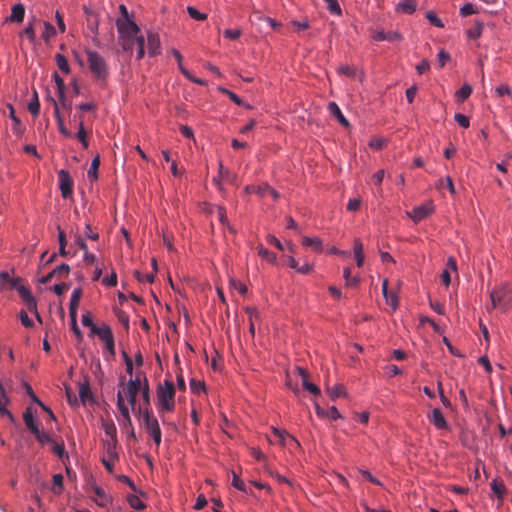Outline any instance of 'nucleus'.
Wrapping results in <instances>:
<instances>
[{
	"mask_svg": "<svg viewBox=\"0 0 512 512\" xmlns=\"http://www.w3.org/2000/svg\"><path fill=\"white\" fill-rule=\"evenodd\" d=\"M116 27L119 34L118 41L123 51H132L134 41L139 37L138 25L132 19H117Z\"/></svg>",
	"mask_w": 512,
	"mask_h": 512,
	"instance_id": "nucleus-1",
	"label": "nucleus"
},
{
	"mask_svg": "<svg viewBox=\"0 0 512 512\" xmlns=\"http://www.w3.org/2000/svg\"><path fill=\"white\" fill-rule=\"evenodd\" d=\"M175 386L173 382L165 380L157 388V402L160 411L172 412L175 408Z\"/></svg>",
	"mask_w": 512,
	"mask_h": 512,
	"instance_id": "nucleus-2",
	"label": "nucleus"
},
{
	"mask_svg": "<svg viewBox=\"0 0 512 512\" xmlns=\"http://www.w3.org/2000/svg\"><path fill=\"white\" fill-rule=\"evenodd\" d=\"M491 308H500L506 311L512 304V287L501 284L490 292Z\"/></svg>",
	"mask_w": 512,
	"mask_h": 512,
	"instance_id": "nucleus-3",
	"label": "nucleus"
},
{
	"mask_svg": "<svg viewBox=\"0 0 512 512\" xmlns=\"http://www.w3.org/2000/svg\"><path fill=\"white\" fill-rule=\"evenodd\" d=\"M89 69L94 78L104 82L108 77V67L104 58L95 51L86 50Z\"/></svg>",
	"mask_w": 512,
	"mask_h": 512,
	"instance_id": "nucleus-4",
	"label": "nucleus"
},
{
	"mask_svg": "<svg viewBox=\"0 0 512 512\" xmlns=\"http://www.w3.org/2000/svg\"><path fill=\"white\" fill-rule=\"evenodd\" d=\"M121 386L123 387V392L126 395L132 410L136 413V397L141 389V379L139 377L130 379L125 386L124 383L121 382Z\"/></svg>",
	"mask_w": 512,
	"mask_h": 512,
	"instance_id": "nucleus-5",
	"label": "nucleus"
},
{
	"mask_svg": "<svg viewBox=\"0 0 512 512\" xmlns=\"http://www.w3.org/2000/svg\"><path fill=\"white\" fill-rule=\"evenodd\" d=\"M84 13L86 15L87 27L90 32L93 34V42L97 46L100 45V41L98 39L99 35V15L88 7H83Z\"/></svg>",
	"mask_w": 512,
	"mask_h": 512,
	"instance_id": "nucleus-6",
	"label": "nucleus"
},
{
	"mask_svg": "<svg viewBox=\"0 0 512 512\" xmlns=\"http://www.w3.org/2000/svg\"><path fill=\"white\" fill-rule=\"evenodd\" d=\"M59 189L63 198H69L73 193V180L67 170L58 172Z\"/></svg>",
	"mask_w": 512,
	"mask_h": 512,
	"instance_id": "nucleus-7",
	"label": "nucleus"
},
{
	"mask_svg": "<svg viewBox=\"0 0 512 512\" xmlns=\"http://www.w3.org/2000/svg\"><path fill=\"white\" fill-rule=\"evenodd\" d=\"M103 443L106 449V456L102 457L101 462L109 473H113V462L118 459L116 444L115 441H103Z\"/></svg>",
	"mask_w": 512,
	"mask_h": 512,
	"instance_id": "nucleus-8",
	"label": "nucleus"
},
{
	"mask_svg": "<svg viewBox=\"0 0 512 512\" xmlns=\"http://www.w3.org/2000/svg\"><path fill=\"white\" fill-rule=\"evenodd\" d=\"M434 211V206L431 202L414 207L412 211H407L406 214L414 222H419L427 218Z\"/></svg>",
	"mask_w": 512,
	"mask_h": 512,
	"instance_id": "nucleus-9",
	"label": "nucleus"
},
{
	"mask_svg": "<svg viewBox=\"0 0 512 512\" xmlns=\"http://www.w3.org/2000/svg\"><path fill=\"white\" fill-rule=\"evenodd\" d=\"M135 415L143 421L147 431L156 428L159 425V422L153 415L152 410H147V408L137 409Z\"/></svg>",
	"mask_w": 512,
	"mask_h": 512,
	"instance_id": "nucleus-10",
	"label": "nucleus"
},
{
	"mask_svg": "<svg viewBox=\"0 0 512 512\" xmlns=\"http://www.w3.org/2000/svg\"><path fill=\"white\" fill-rule=\"evenodd\" d=\"M70 272V266L68 264L62 263L55 267L51 272L47 275L41 277L39 282L42 284H46L51 281L52 278H63L66 277Z\"/></svg>",
	"mask_w": 512,
	"mask_h": 512,
	"instance_id": "nucleus-11",
	"label": "nucleus"
},
{
	"mask_svg": "<svg viewBox=\"0 0 512 512\" xmlns=\"http://www.w3.org/2000/svg\"><path fill=\"white\" fill-rule=\"evenodd\" d=\"M19 296L25 302L29 311L37 314V301L34 296H32L30 290L26 286H21L18 288Z\"/></svg>",
	"mask_w": 512,
	"mask_h": 512,
	"instance_id": "nucleus-12",
	"label": "nucleus"
},
{
	"mask_svg": "<svg viewBox=\"0 0 512 512\" xmlns=\"http://www.w3.org/2000/svg\"><path fill=\"white\" fill-rule=\"evenodd\" d=\"M160 45L159 35L149 31L147 33V49L149 56L154 57L160 54Z\"/></svg>",
	"mask_w": 512,
	"mask_h": 512,
	"instance_id": "nucleus-13",
	"label": "nucleus"
},
{
	"mask_svg": "<svg viewBox=\"0 0 512 512\" xmlns=\"http://www.w3.org/2000/svg\"><path fill=\"white\" fill-rule=\"evenodd\" d=\"M372 38L375 41H390V42H399L403 39L402 35L398 31H389L385 32L383 30L376 31Z\"/></svg>",
	"mask_w": 512,
	"mask_h": 512,
	"instance_id": "nucleus-14",
	"label": "nucleus"
},
{
	"mask_svg": "<svg viewBox=\"0 0 512 512\" xmlns=\"http://www.w3.org/2000/svg\"><path fill=\"white\" fill-rule=\"evenodd\" d=\"M93 335H97L104 343L114 339L113 332L107 324L101 327L93 326Z\"/></svg>",
	"mask_w": 512,
	"mask_h": 512,
	"instance_id": "nucleus-15",
	"label": "nucleus"
},
{
	"mask_svg": "<svg viewBox=\"0 0 512 512\" xmlns=\"http://www.w3.org/2000/svg\"><path fill=\"white\" fill-rule=\"evenodd\" d=\"M429 419L438 429H446L448 427L447 421L439 408L432 410L431 415H429Z\"/></svg>",
	"mask_w": 512,
	"mask_h": 512,
	"instance_id": "nucleus-16",
	"label": "nucleus"
},
{
	"mask_svg": "<svg viewBox=\"0 0 512 512\" xmlns=\"http://www.w3.org/2000/svg\"><path fill=\"white\" fill-rule=\"evenodd\" d=\"M117 407H118L123 419L128 420V425L132 426L129 408L124 402V398H123L121 391H118V393H117Z\"/></svg>",
	"mask_w": 512,
	"mask_h": 512,
	"instance_id": "nucleus-17",
	"label": "nucleus"
},
{
	"mask_svg": "<svg viewBox=\"0 0 512 512\" xmlns=\"http://www.w3.org/2000/svg\"><path fill=\"white\" fill-rule=\"evenodd\" d=\"M140 392L142 394L143 402H142V404H140L138 406L137 409L147 408V410H151V408H150V389H149V384H148L147 378H144V383H143V385L141 384Z\"/></svg>",
	"mask_w": 512,
	"mask_h": 512,
	"instance_id": "nucleus-18",
	"label": "nucleus"
},
{
	"mask_svg": "<svg viewBox=\"0 0 512 512\" xmlns=\"http://www.w3.org/2000/svg\"><path fill=\"white\" fill-rule=\"evenodd\" d=\"M79 397L83 404H85L87 401L93 400V395L90 390L89 381L86 378L84 382L80 383L79 385Z\"/></svg>",
	"mask_w": 512,
	"mask_h": 512,
	"instance_id": "nucleus-19",
	"label": "nucleus"
},
{
	"mask_svg": "<svg viewBox=\"0 0 512 512\" xmlns=\"http://www.w3.org/2000/svg\"><path fill=\"white\" fill-rule=\"evenodd\" d=\"M396 12H401L405 14H413L416 10V1L415 0H401L395 8Z\"/></svg>",
	"mask_w": 512,
	"mask_h": 512,
	"instance_id": "nucleus-20",
	"label": "nucleus"
},
{
	"mask_svg": "<svg viewBox=\"0 0 512 512\" xmlns=\"http://www.w3.org/2000/svg\"><path fill=\"white\" fill-rule=\"evenodd\" d=\"M24 15H25V8L21 3H18L12 7L11 15L7 20L11 21V22L21 23V22H23Z\"/></svg>",
	"mask_w": 512,
	"mask_h": 512,
	"instance_id": "nucleus-21",
	"label": "nucleus"
},
{
	"mask_svg": "<svg viewBox=\"0 0 512 512\" xmlns=\"http://www.w3.org/2000/svg\"><path fill=\"white\" fill-rule=\"evenodd\" d=\"M23 420L25 422L26 427L30 430V432H38V426L35 423L32 407H27L23 413Z\"/></svg>",
	"mask_w": 512,
	"mask_h": 512,
	"instance_id": "nucleus-22",
	"label": "nucleus"
},
{
	"mask_svg": "<svg viewBox=\"0 0 512 512\" xmlns=\"http://www.w3.org/2000/svg\"><path fill=\"white\" fill-rule=\"evenodd\" d=\"M328 110L331 115H333L334 117H336L338 119V121L340 122V124L342 126L349 127L348 120L343 116L339 106L335 102H330L328 104Z\"/></svg>",
	"mask_w": 512,
	"mask_h": 512,
	"instance_id": "nucleus-23",
	"label": "nucleus"
},
{
	"mask_svg": "<svg viewBox=\"0 0 512 512\" xmlns=\"http://www.w3.org/2000/svg\"><path fill=\"white\" fill-rule=\"evenodd\" d=\"M302 245L305 247H311L316 252L323 251L322 240L318 237H303Z\"/></svg>",
	"mask_w": 512,
	"mask_h": 512,
	"instance_id": "nucleus-24",
	"label": "nucleus"
},
{
	"mask_svg": "<svg viewBox=\"0 0 512 512\" xmlns=\"http://www.w3.org/2000/svg\"><path fill=\"white\" fill-rule=\"evenodd\" d=\"M82 296V289L76 288L72 292L69 304V314H77V309Z\"/></svg>",
	"mask_w": 512,
	"mask_h": 512,
	"instance_id": "nucleus-25",
	"label": "nucleus"
},
{
	"mask_svg": "<svg viewBox=\"0 0 512 512\" xmlns=\"http://www.w3.org/2000/svg\"><path fill=\"white\" fill-rule=\"evenodd\" d=\"M53 78L55 81V84L57 86V92L59 96V100L62 104V106L66 105V99H65V83L64 80L59 76L57 72L53 74Z\"/></svg>",
	"mask_w": 512,
	"mask_h": 512,
	"instance_id": "nucleus-26",
	"label": "nucleus"
},
{
	"mask_svg": "<svg viewBox=\"0 0 512 512\" xmlns=\"http://www.w3.org/2000/svg\"><path fill=\"white\" fill-rule=\"evenodd\" d=\"M491 489L499 500H502L504 498V495L506 494V488L501 479H493L491 482Z\"/></svg>",
	"mask_w": 512,
	"mask_h": 512,
	"instance_id": "nucleus-27",
	"label": "nucleus"
},
{
	"mask_svg": "<svg viewBox=\"0 0 512 512\" xmlns=\"http://www.w3.org/2000/svg\"><path fill=\"white\" fill-rule=\"evenodd\" d=\"M338 72L351 78H358L360 81L364 78L363 72H358L354 67L347 65L339 67Z\"/></svg>",
	"mask_w": 512,
	"mask_h": 512,
	"instance_id": "nucleus-28",
	"label": "nucleus"
},
{
	"mask_svg": "<svg viewBox=\"0 0 512 512\" xmlns=\"http://www.w3.org/2000/svg\"><path fill=\"white\" fill-rule=\"evenodd\" d=\"M329 397L331 398V400H336L337 398L339 397H345L347 395L346 393V390L344 388V386L342 384H337L333 387H328L326 389Z\"/></svg>",
	"mask_w": 512,
	"mask_h": 512,
	"instance_id": "nucleus-29",
	"label": "nucleus"
},
{
	"mask_svg": "<svg viewBox=\"0 0 512 512\" xmlns=\"http://www.w3.org/2000/svg\"><path fill=\"white\" fill-rule=\"evenodd\" d=\"M267 189H269V185L268 184H262V185H259V186L247 185L244 188V192L247 193V194L255 193V194H257L260 197H265Z\"/></svg>",
	"mask_w": 512,
	"mask_h": 512,
	"instance_id": "nucleus-30",
	"label": "nucleus"
},
{
	"mask_svg": "<svg viewBox=\"0 0 512 512\" xmlns=\"http://www.w3.org/2000/svg\"><path fill=\"white\" fill-rule=\"evenodd\" d=\"M102 428H103L105 434L111 437V441L110 442H114L115 441V444H116L117 443V440H116L117 429H116L115 424L112 421H104L103 420L102 421Z\"/></svg>",
	"mask_w": 512,
	"mask_h": 512,
	"instance_id": "nucleus-31",
	"label": "nucleus"
},
{
	"mask_svg": "<svg viewBox=\"0 0 512 512\" xmlns=\"http://www.w3.org/2000/svg\"><path fill=\"white\" fill-rule=\"evenodd\" d=\"M99 165H100V157H99V155H97L92 159L90 168L87 173V176L90 180L94 181L98 178Z\"/></svg>",
	"mask_w": 512,
	"mask_h": 512,
	"instance_id": "nucleus-32",
	"label": "nucleus"
},
{
	"mask_svg": "<svg viewBox=\"0 0 512 512\" xmlns=\"http://www.w3.org/2000/svg\"><path fill=\"white\" fill-rule=\"evenodd\" d=\"M7 108H8V110H9V117L11 118V120H12V121H13V123H14V126H13V130H14V132H15L16 134H18V135H21V134H22V131H21V129H20V124H21V122H20V119H19V118L16 116V114H15V109H14L13 105H12V104H10V103H8V104H7Z\"/></svg>",
	"mask_w": 512,
	"mask_h": 512,
	"instance_id": "nucleus-33",
	"label": "nucleus"
},
{
	"mask_svg": "<svg viewBox=\"0 0 512 512\" xmlns=\"http://www.w3.org/2000/svg\"><path fill=\"white\" fill-rule=\"evenodd\" d=\"M257 249H258V255L262 259H264V260H266V261H268L270 263H273V264L276 263V259L277 258H276V254L275 253H273V252L269 251L268 249L264 248L263 245H261V244L258 245Z\"/></svg>",
	"mask_w": 512,
	"mask_h": 512,
	"instance_id": "nucleus-34",
	"label": "nucleus"
},
{
	"mask_svg": "<svg viewBox=\"0 0 512 512\" xmlns=\"http://www.w3.org/2000/svg\"><path fill=\"white\" fill-rule=\"evenodd\" d=\"M28 110L35 117H37L40 113V103H39L38 94L36 91L33 92V97L28 104Z\"/></svg>",
	"mask_w": 512,
	"mask_h": 512,
	"instance_id": "nucleus-35",
	"label": "nucleus"
},
{
	"mask_svg": "<svg viewBox=\"0 0 512 512\" xmlns=\"http://www.w3.org/2000/svg\"><path fill=\"white\" fill-rule=\"evenodd\" d=\"M472 93V87L469 84H464L456 93L455 97L457 101H465Z\"/></svg>",
	"mask_w": 512,
	"mask_h": 512,
	"instance_id": "nucleus-36",
	"label": "nucleus"
},
{
	"mask_svg": "<svg viewBox=\"0 0 512 512\" xmlns=\"http://www.w3.org/2000/svg\"><path fill=\"white\" fill-rule=\"evenodd\" d=\"M55 61L58 68L65 74L70 73V66L68 64L67 58L62 54L55 55Z\"/></svg>",
	"mask_w": 512,
	"mask_h": 512,
	"instance_id": "nucleus-37",
	"label": "nucleus"
},
{
	"mask_svg": "<svg viewBox=\"0 0 512 512\" xmlns=\"http://www.w3.org/2000/svg\"><path fill=\"white\" fill-rule=\"evenodd\" d=\"M483 30V23L477 21L473 27L467 30V36L470 39H477L481 36Z\"/></svg>",
	"mask_w": 512,
	"mask_h": 512,
	"instance_id": "nucleus-38",
	"label": "nucleus"
},
{
	"mask_svg": "<svg viewBox=\"0 0 512 512\" xmlns=\"http://www.w3.org/2000/svg\"><path fill=\"white\" fill-rule=\"evenodd\" d=\"M437 187L439 189L446 187L452 195L456 193L452 178L450 176H446L444 179H440L438 181Z\"/></svg>",
	"mask_w": 512,
	"mask_h": 512,
	"instance_id": "nucleus-39",
	"label": "nucleus"
},
{
	"mask_svg": "<svg viewBox=\"0 0 512 512\" xmlns=\"http://www.w3.org/2000/svg\"><path fill=\"white\" fill-rule=\"evenodd\" d=\"M127 501L129 505L136 510H143L145 509L146 505L141 501V499L137 495H129L127 497Z\"/></svg>",
	"mask_w": 512,
	"mask_h": 512,
	"instance_id": "nucleus-40",
	"label": "nucleus"
},
{
	"mask_svg": "<svg viewBox=\"0 0 512 512\" xmlns=\"http://www.w3.org/2000/svg\"><path fill=\"white\" fill-rule=\"evenodd\" d=\"M343 277L347 286L355 287L359 283L358 277H351V269L346 267L343 271Z\"/></svg>",
	"mask_w": 512,
	"mask_h": 512,
	"instance_id": "nucleus-41",
	"label": "nucleus"
},
{
	"mask_svg": "<svg viewBox=\"0 0 512 512\" xmlns=\"http://www.w3.org/2000/svg\"><path fill=\"white\" fill-rule=\"evenodd\" d=\"M53 492L55 494H60L63 490V476L62 474H54L53 475Z\"/></svg>",
	"mask_w": 512,
	"mask_h": 512,
	"instance_id": "nucleus-42",
	"label": "nucleus"
},
{
	"mask_svg": "<svg viewBox=\"0 0 512 512\" xmlns=\"http://www.w3.org/2000/svg\"><path fill=\"white\" fill-rule=\"evenodd\" d=\"M426 18L430 22L431 25L438 27V28L444 27L442 20L435 14V12L427 11Z\"/></svg>",
	"mask_w": 512,
	"mask_h": 512,
	"instance_id": "nucleus-43",
	"label": "nucleus"
},
{
	"mask_svg": "<svg viewBox=\"0 0 512 512\" xmlns=\"http://www.w3.org/2000/svg\"><path fill=\"white\" fill-rule=\"evenodd\" d=\"M218 90L227 95L236 105L241 106L244 105V101L238 97L234 92L224 88V87H218Z\"/></svg>",
	"mask_w": 512,
	"mask_h": 512,
	"instance_id": "nucleus-44",
	"label": "nucleus"
},
{
	"mask_svg": "<svg viewBox=\"0 0 512 512\" xmlns=\"http://www.w3.org/2000/svg\"><path fill=\"white\" fill-rule=\"evenodd\" d=\"M56 30L52 24L49 22H44V32L42 34V38L44 41H49L53 36H55Z\"/></svg>",
	"mask_w": 512,
	"mask_h": 512,
	"instance_id": "nucleus-45",
	"label": "nucleus"
},
{
	"mask_svg": "<svg viewBox=\"0 0 512 512\" xmlns=\"http://www.w3.org/2000/svg\"><path fill=\"white\" fill-rule=\"evenodd\" d=\"M69 316L71 322V329L73 333L75 334L78 340H82L83 334L77 325V314H69Z\"/></svg>",
	"mask_w": 512,
	"mask_h": 512,
	"instance_id": "nucleus-46",
	"label": "nucleus"
},
{
	"mask_svg": "<svg viewBox=\"0 0 512 512\" xmlns=\"http://www.w3.org/2000/svg\"><path fill=\"white\" fill-rule=\"evenodd\" d=\"M187 13L192 19H195L197 21H204L207 19V15L205 13L199 12L196 8L192 6L187 7Z\"/></svg>",
	"mask_w": 512,
	"mask_h": 512,
	"instance_id": "nucleus-47",
	"label": "nucleus"
},
{
	"mask_svg": "<svg viewBox=\"0 0 512 512\" xmlns=\"http://www.w3.org/2000/svg\"><path fill=\"white\" fill-rule=\"evenodd\" d=\"M327 3V8L330 13L335 15H341L342 10L337 0H324Z\"/></svg>",
	"mask_w": 512,
	"mask_h": 512,
	"instance_id": "nucleus-48",
	"label": "nucleus"
},
{
	"mask_svg": "<svg viewBox=\"0 0 512 512\" xmlns=\"http://www.w3.org/2000/svg\"><path fill=\"white\" fill-rule=\"evenodd\" d=\"M135 44L137 45V59H142L145 54V50H144L145 40H144L143 36L136 37V39L134 41V45Z\"/></svg>",
	"mask_w": 512,
	"mask_h": 512,
	"instance_id": "nucleus-49",
	"label": "nucleus"
},
{
	"mask_svg": "<svg viewBox=\"0 0 512 512\" xmlns=\"http://www.w3.org/2000/svg\"><path fill=\"white\" fill-rule=\"evenodd\" d=\"M149 435L152 437L154 443L156 446H159L161 443L162 433L160 429V425H158L156 428H153L151 430L147 431Z\"/></svg>",
	"mask_w": 512,
	"mask_h": 512,
	"instance_id": "nucleus-50",
	"label": "nucleus"
},
{
	"mask_svg": "<svg viewBox=\"0 0 512 512\" xmlns=\"http://www.w3.org/2000/svg\"><path fill=\"white\" fill-rule=\"evenodd\" d=\"M190 388L193 393H200L205 390V383L203 381H198L196 379L190 380Z\"/></svg>",
	"mask_w": 512,
	"mask_h": 512,
	"instance_id": "nucleus-51",
	"label": "nucleus"
},
{
	"mask_svg": "<svg viewBox=\"0 0 512 512\" xmlns=\"http://www.w3.org/2000/svg\"><path fill=\"white\" fill-rule=\"evenodd\" d=\"M134 276L137 278V280L139 282H143L144 280H146L147 282L149 283H153L154 280H155V276H154V273H150V274H142L140 271L138 270H135L134 271Z\"/></svg>",
	"mask_w": 512,
	"mask_h": 512,
	"instance_id": "nucleus-52",
	"label": "nucleus"
},
{
	"mask_svg": "<svg viewBox=\"0 0 512 512\" xmlns=\"http://www.w3.org/2000/svg\"><path fill=\"white\" fill-rule=\"evenodd\" d=\"M242 32L240 29H226L223 32L225 38L230 40H236L241 36Z\"/></svg>",
	"mask_w": 512,
	"mask_h": 512,
	"instance_id": "nucleus-53",
	"label": "nucleus"
},
{
	"mask_svg": "<svg viewBox=\"0 0 512 512\" xmlns=\"http://www.w3.org/2000/svg\"><path fill=\"white\" fill-rule=\"evenodd\" d=\"M232 485L240 490V491H243V492H247L246 488H245V484L244 482L240 479V477L235 473V472H232Z\"/></svg>",
	"mask_w": 512,
	"mask_h": 512,
	"instance_id": "nucleus-54",
	"label": "nucleus"
},
{
	"mask_svg": "<svg viewBox=\"0 0 512 512\" xmlns=\"http://www.w3.org/2000/svg\"><path fill=\"white\" fill-rule=\"evenodd\" d=\"M32 434H34L37 438V440L41 443V444H45V443H52L53 440L51 439V437L45 433V432H42L38 429V432H32Z\"/></svg>",
	"mask_w": 512,
	"mask_h": 512,
	"instance_id": "nucleus-55",
	"label": "nucleus"
},
{
	"mask_svg": "<svg viewBox=\"0 0 512 512\" xmlns=\"http://www.w3.org/2000/svg\"><path fill=\"white\" fill-rule=\"evenodd\" d=\"M477 12V10L475 9L474 5L471 4V3H467L465 4L464 6L461 7L460 9V14L463 16V17H466V16H469V15H472V14H475Z\"/></svg>",
	"mask_w": 512,
	"mask_h": 512,
	"instance_id": "nucleus-56",
	"label": "nucleus"
},
{
	"mask_svg": "<svg viewBox=\"0 0 512 512\" xmlns=\"http://www.w3.org/2000/svg\"><path fill=\"white\" fill-rule=\"evenodd\" d=\"M454 119L455 121L463 128H468L469 127V118L467 116H465L464 114H461V113H457L454 115Z\"/></svg>",
	"mask_w": 512,
	"mask_h": 512,
	"instance_id": "nucleus-57",
	"label": "nucleus"
},
{
	"mask_svg": "<svg viewBox=\"0 0 512 512\" xmlns=\"http://www.w3.org/2000/svg\"><path fill=\"white\" fill-rule=\"evenodd\" d=\"M437 58H438L439 66H440V68H442L450 60V55L445 50L441 49L438 52Z\"/></svg>",
	"mask_w": 512,
	"mask_h": 512,
	"instance_id": "nucleus-58",
	"label": "nucleus"
},
{
	"mask_svg": "<svg viewBox=\"0 0 512 512\" xmlns=\"http://www.w3.org/2000/svg\"><path fill=\"white\" fill-rule=\"evenodd\" d=\"M386 144V140L382 139V138H373L369 141V147L375 149V150H380L382 149Z\"/></svg>",
	"mask_w": 512,
	"mask_h": 512,
	"instance_id": "nucleus-59",
	"label": "nucleus"
},
{
	"mask_svg": "<svg viewBox=\"0 0 512 512\" xmlns=\"http://www.w3.org/2000/svg\"><path fill=\"white\" fill-rule=\"evenodd\" d=\"M82 324L86 327H89L91 330V334L93 333V326H96L92 320V316L90 312H86L82 315Z\"/></svg>",
	"mask_w": 512,
	"mask_h": 512,
	"instance_id": "nucleus-60",
	"label": "nucleus"
},
{
	"mask_svg": "<svg viewBox=\"0 0 512 512\" xmlns=\"http://www.w3.org/2000/svg\"><path fill=\"white\" fill-rule=\"evenodd\" d=\"M303 388L307 391H309L311 394L318 396L320 395V389L319 387L312 383V382H305L303 383Z\"/></svg>",
	"mask_w": 512,
	"mask_h": 512,
	"instance_id": "nucleus-61",
	"label": "nucleus"
},
{
	"mask_svg": "<svg viewBox=\"0 0 512 512\" xmlns=\"http://www.w3.org/2000/svg\"><path fill=\"white\" fill-rule=\"evenodd\" d=\"M95 494L101 498V502H99L100 506H105L109 502V498L105 494L104 490L100 487L94 488Z\"/></svg>",
	"mask_w": 512,
	"mask_h": 512,
	"instance_id": "nucleus-62",
	"label": "nucleus"
},
{
	"mask_svg": "<svg viewBox=\"0 0 512 512\" xmlns=\"http://www.w3.org/2000/svg\"><path fill=\"white\" fill-rule=\"evenodd\" d=\"M19 318H20V321L23 324V326H25L27 328H30L33 326V321L28 317V314L24 310L20 311Z\"/></svg>",
	"mask_w": 512,
	"mask_h": 512,
	"instance_id": "nucleus-63",
	"label": "nucleus"
},
{
	"mask_svg": "<svg viewBox=\"0 0 512 512\" xmlns=\"http://www.w3.org/2000/svg\"><path fill=\"white\" fill-rule=\"evenodd\" d=\"M23 33L29 38L30 42H35L36 34L32 23H29L23 30Z\"/></svg>",
	"mask_w": 512,
	"mask_h": 512,
	"instance_id": "nucleus-64",
	"label": "nucleus"
}]
</instances>
